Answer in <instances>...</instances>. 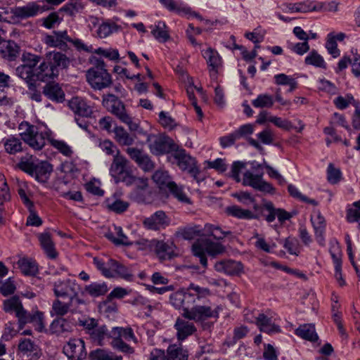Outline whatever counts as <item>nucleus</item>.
Returning a JSON list of instances; mask_svg holds the SVG:
<instances>
[{
  "mask_svg": "<svg viewBox=\"0 0 360 360\" xmlns=\"http://www.w3.org/2000/svg\"><path fill=\"white\" fill-rule=\"evenodd\" d=\"M210 295V290L191 284L186 291L181 290L170 295V303L176 309H183L184 312L191 311L196 302L206 299Z\"/></svg>",
  "mask_w": 360,
  "mask_h": 360,
  "instance_id": "nucleus-1",
  "label": "nucleus"
},
{
  "mask_svg": "<svg viewBox=\"0 0 360 360\" xmlns=\"http://www.w3.org/2000/svg\"><path fill=\"white\" fill-rule=\"evenodd\" d=\"M102 105L122 122L127 124L131 131H136L139 128V124L134 122L127 112L123 102L114 94H104L103 96Z\"/></svg>",
  "mask_w": 360,
  "mask_h": 360,
  "instance_id": "nucleus-2",
  "label": "nucleus"
},
{
  "mask_svg": "<svg viewBox=\"0 0 360 360\" xmlns=\"http://www.w3.org/2000/svg\"><path fill=\"white\" fill-rule=\"evenodd\" d=\"M19 129L22 131L20 133L21 139L36 150L42 149L46 144V140L49 141L51 135L50 130L39 132L36 126L30 124L27 122H22L19 124Z\"/></svg>",
  "mask_w": 360,
  "mask_h": 360,
  "instance_id": "nucleus-3",
  "label": "nucleus"
},
{
  "mask_svg": "<svg viewBox=\"0 0 360 360\" xmlns=\"http://www.w3.org/2000/svg\"><path fill=\"white\" fill-rule=\"evenodd\" d=\"M111 336L110 345L113 349L126 354L134 353V349L124 341L138 343V340L131 327H113L111 330Z\"/></svg>",
  "mask_w": 360,
  "mask_h": 360,
  "instance_id": "nucleus-4",
  "label": "nucleus"
},
{
  "mask_svg": "<svg viewBox=\"0 0 360 360\" xmlns=\"http://www.w3.org/2000/svg\"><path fill=\"white\" fill-rule=\"evenodd\" d=\"M86 77L90 86L96 90H102L112 84V77L105 69L103 60H96L95 65L87 70Z\"/></svg>",
  "mask_w": 360,
  "mask_h": 360,
  "instance_id": "nucleus-5",
  "label": "nucleus"
},
{
  "mask_svg": "<svg viewBox=\"0 0 360 360\" xmlns=\"http://www.w3.org/2000/svg\"><path fill=\"white\" fill-rule=\"evenodd\" d=\"M85 333L90 339L98 345H105L106 341L112 339L111 331H108L105 325H100L98 321L94 318H86L79 321Z\"/></svg>",
  "mask_w": 360,
  "mask_h": 360,
  "instance_id": "nucleus-6",
  "label": "nucleus"
},
{
  "mask_svg": "<svg viewBox=\"0 0 360 360\" xmlns=\"http://www.w3.org/2000/svg\"><path fill=\"white\" fill-rule=\"evenodd\" d=\"M225 247L219 243L213 242L207 238H202L195 242L192 246V251L195 256L200 259L203 267H207V259L206 253L214 257L225 252Z\"/></svg>",
  "mask_w": 360,
  "mask_h": 360,
  "instance_id": "nucleus-7",
  "label": "nucleus"
},
{
  "mask_svg": "<svg viewBox=\"0 0 360 360\" xmlns=\"http://www.w3.org/2000/svg\"><path fill=\"white\" fill-rule=\"evenodd\" d=\"M110 174L115 183L123 182L125 184L134 176L129 161L120 151L115 153L110 167Z\"/></svg>",
  "mask_w": 360,
  "mask_h": 360,
  "instance_id": "nucleus-8",
  "label": "nucleus"
},
{
  "mask_svg": "<svg viewBox=\"0 0 360 360\" xmlns=\"http://www.w3.org/2000/svg\"><path fill=\"white\" fill-rule=\"evenodd\" d=\"M147 143L150 152L155 155L169 153H174L178 146L168 136L150 134L147 137Z\"/></svg>",
  "mask_w": 360,
  "mask_h": 360,
  "instance_id": "nucleus-9",
  "label": "nucleus"
},
{
  "mask_svg": "<svg viewBox=\"0 0 360 360\" xmlns=\"http://www.w3.org/2000/svg\"><path fill=\"white\" fill-rule=\"evenodd\" d=\"M126 186H134V188L129 193V197L133 200L139 203H146L150 200V191L147 178L134 176Z\"/></svg>",
  "mask_w": 360,
  "mask_h": 360,
  "instance_id": "nucleus-10",
  "label": "nucleus"
},
{
  "mask_svg": "<svg viewBox=\"0 0 360 360\" xmlns=\"http://www.w3.org/2000/svg\"><path fill=\"white\" fill-rule=\"evenodd\" d=\"M172 156L177 161V165L181 169L187 170L198 182L202 180V179L198 177L200 171L196 167L195 158L187 154L185 150L178 147L174 153L172 154Z\"/></svg>",
  "mask_w": 360,
  "mask_h": 360,
  "instance_id": "nucleus-11",
  "label": "nucleus"
},
{
  "mask_svg": "<svg viewBox=\"0 0 360 360\" xmlns=\"http://www.w3.org/2000/svg\"><path fill=\"white\" fill-rule=\"evenodd\" d=\"M203 302L202 300L200 302H196L191 311H186L182 314V316L188 320L200 321L208 318H217L219 316V307L213 309L211 306L201 305Z\"/></svg>",
  "mask_w": 360,
  "mask_h": 360,
  "instance_id": "nucleus-12",
  "label": "nucleus"
},
{
  "mask_svg": "<svg viewBox=\"0 0 360 360\" xmlns=\"http://www.w3.org/2000/svg\"><path fill=\"white\" fill-rule=\"evenodd\" d=\"M77 285L76 282L70 279L58 281L53 284L54 295L57 297H68L70 302H74L77 295Z\"/></svg>",
  "mask_w": 360,
  "mask_h": 360,
  "instance_id": "nucleus-13",
  "label": "nucleus"
},
{
  "mask_svg": "<svg viewBox=\"0 0 360 360\" xmlns=\"http://www.w3.org/2000/svg\"><path fill=\"white\" fill-rule=\"evenodd\" d=\"M263 172L254 174L250 171H247L243 174V184L245 186H249L255 189L266 193H272L274 191L272 185L262 179Z\"/></svg>",
  "mask_w": 360,
  "mask_h": 360,
  "instance_id": "nucleus-14",
  "label": "nucleus"
},
{
  "mask_svg": "<svg viewBox=\"0 0 360 360\" xmlns=\"http://www.w3.org/2000/svg\"><path fill=\"white\" fill-rule=\"evenodd\" d=\"M253 127L250 124L240 126L233 132L219 138L220 146L226 148L233 146L237 141L242 138H246L253 133Z\"/></svg>",
  "mask_w": 360,
  "mask_h": 360,
  "instance_id": "nucleus-15",
  "label": "nucleus"
},
{
  "mask_svg": "<svg viewBox=\"0 0 360 360\" xmlns=\"http://www.w3.org/2000/svg\"><path fill=\"white\" fill-rule=\"evenodd\" d=\"M63 352L71 360H83L86 356L84 342L82 339H72L64 346Z\"/></svg>",
  "mask_w": 360,
  "mask_h": 360,
  "instance_id": "nucleus-16",
  "label": "nucleus"
},
{
  "mask_svg": "<svg viewBox=\"0 0 360 360\" xmlns=\"http://www.w3.org/2000/svg\"><path fill=\"white\" fill-rule=\"evenodd\" d=\"M169 224V219L165 212L159 210L143 220V225L148 229L160 230Z\"/></svg>",
  "mask_w": 360,
  "mask_h": 360,
  "instance_id": "nucleus-17",
  "label": "nucleus"
},
{
  "mask_svg": "<svg viewBox=\"0 0 360 360\" xmlns=\"http://www.w3.org/2000/svg\"><path fill=\"white\" fill-rule=\"evenodd\" d=\"M214 269L220 273L230 276L240 274L243 269V265L240 262L232 259L221 260L216 262Z\"/></svg>",
  "mask_w": 360,
  "mask_h": 360,
  "instance_id": "nucleus-18",
  "label": "nucleus"
},
{
  "mask_svg": "<svg viewBox=\"0 0 360 360\" xmlns=\"http://www.w3.org/2000/svg\"><path fill=\"white\" fill-rule=\"evenodd\" d=\"M35 76L37 80L47 82L56 78L58 76V72L55 70L44 58V61L35 68Z\"/></svg>",
  "mask_w": 360,
  "mask_h": 360,
  "instance_id": "nucleus-19",
  "label": "nucleus"
},
{
  "mask_svg": "<svg viewBox=\"0 0 360 360\" xmlns=\"http://www.w3.org/2000/svg\"><path fill=\"white\" fill-rule=\"evenodd\" d=\"M4 309L8 313H15L20 323L22 319H25L26 310L22 307L21 301L18 296H13L12 297L4 300Z\"/></svg>",
  "mask_w": 360,
  "mask_h": 360,
  "instance_id": "nucleus-20",
  "label": "nucleus"
},
{
  "mask_svg": "<svg viewBox=\"0 0 360 360\" xmlns=\"http://www.w3.org/2000/svg\"><path fill=\"white\" fill-rule=\"evenodd\" d=\"M191 320H186L182 318H178L174 324V328L176 330V338L179 340H184L188 336L193 335L196 331V328Z\"/></svg>",
  "mask_w": 360,
  "mask_h": 360,
  "instance_id": "nucleus-21",
  "label": "nucleus"
},
{
  "mask_svg": "<svg viewBox=\"0 0 360 360\" xmlns=\"http://www.w3.org/2000/svg\"><path fill=\"white\" fill-rule=\"evenodd\" d=\"M45 58L55 70L66 69L70 65V60L65 54L59 51H49L45 55Z\"/></svg>",
  "mask_w": 360,
  "mask_h": 360,
  "instance_id": "nucleus-22",
  "label": "nucleus"
},
{
  "mask_svg": "<svg viewBox=\"0 0 360 360\" xmlns=\"http://www.w3.org/2000/svg\"><path fill=\"white\" fill-rule=\"evenodd\" d=\"M70 108L76 114L82 117H89L93 113L92 107L81 97H74L68 103Z\"/></svg>",
  "mask_w": 360,
  "mask_h": 360,
  "instance_id": "nucleus-23",
  "label": "nucleus"
},
{
  "mask_svg": "<svg viewBox=\"0 0 360 360\" xmlns=\"http://www.w3.org/2000/svg\"><path fill=\"white\" fill-rule=\"evenodd\" d=\"M108 266L110 269V271L112 274V276H108V278L119 276L127 281H130L133 279V275L129 269L119 262L112 259H108Z\"/></svg>",
  "mask_w": 360,
  "mask_h": 360,
  "instance_id": "nucleus-24",
  "label": "nucleus"
},
{
  "mask_svg": "<svg viewBox=\"0 0 360 360\" xmlns=\"http://www.w3.org/2000/svg\"><path fill=\"white\" fill-rule=\"evenodd\" d=\"M37 238L46 256L51 259H56L58 257V252L51 234L49 232L41 233L37 235Z\"/></svg>",
  "mask_w": 360,
  "mask_h": 360,
  "instance_id": "nucleus-25",
  "label": "nucleus"
},
{
  "mask_svg": "<svg viewBox=\"0 0 360 360\" xmlns=\"http://www.w3.org/2000/svg\"><path fill=\"white\" fill-rule=\"evenodd\" d=\"M53 171L52 165L46 161L37 160L31 176L39 182H46Z\"/></svg>",
  "mask_w": 360,
  "mask_h": 360,
  "instance_id": "nucleus-26",
  "label": "nucleus"
},
{
  "mask_svg": "<svg viewBox=\"0 0 360 360\" xmlns=\"http://www.w3.org/2000/svg\"><path fill=\"white\" fill-rule=\"evenodd\" d=\"M264 208L269 212V214L266 216V220L268 222L274 221L276 217H277L281 222L288 220L292 217V214L285 210L275 208L273 203L271 202H266L264 204Z\"/></svg>",
  "mask_w": 360,
  "mask_h": 360,
  "instance_id": "nucleus-27",
  "label": "nucleus"
},
{
  "mask_svg": "<svg viewBox=\"0 0 360 360\" xmlns=\"http://www.w3.org/2000/svg\"><path fill=\"white\" fill-rule=\"evenodd\" d=\"M39 10V6L34 3H29L25 6L12 8L11 13L18 19H25L35 16Z\"/></svg>",
  "mask_w": 360,
  "mask_h": 360,
  "instance_id": "nucleus-28",
  "label": "nucleus"
},
{
  "mask_svg": "<svg viewBox=\"0 0 360 360\" xmlns=\"http://www.w3.org/2000/svg\"><path fill=\"white\" fill-rule=\"evenodd\" d=\"M43 94L53 101L63 102L65 99V93L58 83H47L43 88Z\"/></svg>",
  "mask_w": 360,
  "mask_h": 360,
  "instance_id": "nucleus-29",
  "label": "nucleus"
},
{
  "mask_svg": "<svg viewBox=\"0 0 360 360\" xmlns=\"http://www.w3.org/2000/svg\"><path fill=\"white\" fill-rule=\"evenodd\" d=\"M255 323L260 331L263 333L273 334L281 332L279 326L276 325L271 319L267 317L264 314H259L256 318Z\"/></svg>",
  "mask_w": 360,
  "mask_h": 360,
  "instance_id": "nucleus-30",
  "label": "nucleus"
},
{
  "mask_svg": "<svg viewBox=\"0 0 360 360\" xmlns=\"http://www.w3.org/2000/svg\"><path fill=\"white\" fill-rule=\"evenodd\" d=\"M17 264L21 273L25 276H34L38 273V265L31 258H20L17 262Z\"/></svg>",
  "mask_w": 360,
  "mask_h": 360,
  "instance_id": "nucleus-31",
  "label": "nucleus"
},
{
  "mask_svg": "<svg viewBox=\"0 0 360 360\" xmlns=\"http://www.w3.org/2000/svg\"><path fill=\"white\" fill-rule=\"evenodd\" d=\"M313 4L309 0L295 4L285 3L282 5V9L286 13H307L313 11Z\"/></svg>",
  "mask_w": 360,
  "mask_h": 360,
  "instance_id": "nucleus-32",
  "label": "nucleus"
},
{
  "mask_svg": "<svg viewBox=\"0 0 360 360\" xmlns=\"http://www.w3.org/2000/svg\"><path fill=\"white\" fill-rule=\"evenodd\" d=\"M108 291V288L105 282H94L85 285L82 294L97 297L104 295Z\"/></svg>",
  "mask_w": 360,
  "mask_h": 360,
  "instance_id": "nucleus-33",
  "label": "nucleus"
},
{
  "mask_svg": "<svg viewBox=\"0 0 360 360\" xmlns=\"http://www.w3.org/2000/svg\"><path fill=\"white\" fill-rule=\"evenodd\" d=\"M16 73L20 78L26 81L30 90H34L36 87L34 82L37 80L35 69H32L22 64L16 68Z\"/></svg>",
  "mask_w": 360,
  "mask_h": 360,
  "instance_id": "nucleus-34",
  "label": "nucleus"
},
{
  "mask_svg": "<svg viewBox=\"0 0 360 360\" xmlns=\"http://www.w3.org/2000/svg\"><path fill=\"white\" fill-rule=\"evenodd\" d=\"M226 213L239 219H256V215L249 210L243 209L238 205H231L226 207Z\"/></svg>",
  "mask_w": 360,
  "mask_h": 360,
  "instance_id": "nucleus-35",
  "label": "nucleus"
},
{
  "mask_svg": "<svg viewBox=\"0 0 360 360\" xmlns=\"http://www.w3.org/2000/svg\"><path fill=\"white\" fill-rule=\"evenodd\" d=\"M295 334L302 339L315 342L318 340V335L315 331V327L313 324H303L300 326L295 330Z\"/></svg>",
  "mask_w": 360,
  "mask_h": 360,
  "instance_id": "nucleus-36",
  "label": "nucleus"
},
{
  "mask_svg": "<svg viewBox=\"0 0 360 360\" xmlns=\"http://www.w3.org/2000/svg\"><path fill=\"white\" fill-rule=\"evenodd\" d=\"M19 47L12 41L1 40V57L13 60L18 55Z\"/></svg>",
  "mask_w": 360,
  "mask_h": 360,
  "instance_id": "nucleus-37",
  "label": "nucleus"
},
{
  "mask_svg": "<svg viewBox=\"0 0 360 360\" xmlns=\"http://www.w3.org/2000/svg\"><path fill=\"white\" fill-rule=\"evenodd\" d=\"M113 132L116 141L121 146H131L134 139L121 126H115Z\"/></svg>",
  "mask_w": 360,
  "mask_h": 360,
  "instance_id": "nucleus-38",
  "label": "nucleus"
},
{
  "mask_svg": "<svg viewBox=\"0 0 360 360\" xmlns=\"http://www.w3.org/2000/svg\"><path fill=\"white\" fill-rule=\"evenodd\" d=\"M50 330L53 333L62 335L72 330L70 323L63 318L56 319L50 326Z\"/></svg>",
  "mask_w": 360,
  "mask_h": 360,
  "instance_id": "nucleus-39",
  "label": "nucleus"
},
{
  "mask_svg": "<svg viewBox=\"0 0 360 360\" xmlns=\"http://www.w3.org/2000/svg\"><path fill=\"white\" fill-rule=\"evenodd\" d=\"M311 220L315 230L316 240L320 244H323L324 241L323 233L326 228L325 219L319 213L315 219L311 218Z\"/></svg>",
  "mask_w": 360,
  "mask_h": 360,
  "instance_id": "nucleus-40",
  "label": "nucleus"
},
{
  "mask_svg": "<svg viewBox=\"0 0 360 360\" xmlns=\"http://www.w3.org/2000/svg\"><path fill=\"white\" fill-rule=\"evenodd\" d=\"M27 323H35L37 330L41 332L45 328L44 323V314L37 311L33 314H30L26 311L25 319H22L20 325Z\"/></svg>",
  "mask_w": 360,
  "mask_h": 360,
  "instance_id": "nucleus-41",
  "label": "nucleus"
},
{
  "mask_svg": "<svg viewBox=\"0 0 360 360\" xmlns=\"http://www.w3.org/2000/svg\"><path fill=\"white\" fill-rule=\"evenodd\" d=\"M151 34L153 37L160 42H165L169 38L168 31L166 30L167 26L162 21H158L154 26L150 27Z\"/></svg>",
  "mask_w": 360,
  "mask_h": 360,
  "instance_id": "nucleus-42",
  "label": "nucleus"
},
{
  "mask_svg": "<svg viewBox=\"0 0 360 360\" xmlns=\"http://www.w3.org/2000/svg\"><path fill=\"white\" fill-rule=\"evenodd\" d=\"M37 160H38L35 157L27 154L25 156L21 157L19 162L18 163V167L31 176L32 173H33V169Z\"/></svg>",
  "mask_w": 360,
  "mask_h": 360,
  "instance_id": "nucleus-43",
  "label": "nucleus"
},
{
  "mask_svg": "<svg viewBox=\"0 0 360 360\" xmlns=\"http://www.w3.org/2000/svg\"><path fill=\"white\" fill-rule=\"evenodd\" d=\"M73 302L70 301L68 303L62 302L60 300L56 299L52 304V308L50 314L52 316H63L68 313Z\"/></svg>",
  "mask_w": 360,
  "mask_h": 360,
  "instance_id": "nucleus-44",
  "label": "nucleus"
},
{
  "mask_svg": "<svg viewBox=\"0 0 360 360\" xmlns=\"http://www.w3.org/2000/svg\"><path fill=\"white\" fill-rule=\"evenodd\" d=\"M167 188L170 193L179 202L188 205L191 204V199L186 195L182 186L177 185L173 181L169 184Z\"/></svg>",
  "mask_w": 360,
  "mask_h": 360,
  "instance_id": "nucleus-45",
  "label": "nucleus"
},
{
  "mask_svg": "<svg viewBox=\"0 0 360 360\" xmlns=\"http://www.w3.org/2000/svg\"><path fill=\"white\" fill-rule=\"evenodd\" d=\"M202 56L206 59L209 66L212 70H217L221 65V58L218 53L211 48L202 51Z\"/></svg>",
  "mask_w": 360,
  "mask_h": 360,
  "instance_id": "nucleus-46",
  "label": "nucleus"
},
{
  "mask_svg": "<svg viewBox=\"0 0 360 360\" xmlns=\"http://www.w3.org/2000/svg\"><path fill=\"white\" fill-rule=\"evenodd\" d=\"M167 353L169 360H188V352L175 345H169Z\"/></svg>",
  "mask_w": 360,
  "mask_h": 360,
  "instance_id": "nucleus-47",
  "label": "nucleus"
},
{
  "mask_svg": "<svg viewBox=\"0 0 360 360\" xmlns=\"http://www.w3.org/2000/svg\"><path fill=\"white\" fill-rule=\"evenodd\" d=\"M274 101L271 95L267 94H262L252 101V104L255 108H271L274 105Z\"/></svg>",
  "mask_w": 360,
  "mask_h": 360,
  "instance_id": "nucleus-48",
  "label": "nucleus"
},
{
  "mask_svg": "<svg viewBox=\"0 0 360 360\" xmlns=\"http://www.w3.org/2000/svg\"><path fill=\"white\" fill-rule=\"evenodd\" d=\"M18 283L13 276L1 281V295L8 296L13 295L17 290Z\"/></svg>",
  "mask_w": 360,
  "mask_h": 360,
  "instance_id": "nucleus-49",
  "label": "nucleus"
},
{
  "mask_svg": "<svg viewBox=\"0 0 360 360\" xmlns=\"http://www.w3.org/2000/svg\"><path fill=\"white\" fill-rule=\"evenodd\" d=\"M4 148L6 153L15 154L22 150V142L20 139L11 137L4 143Z\"/></svg>",
  "mask_w": 360,
  "mask_h": 360,
  "instance_id": "nucleus-50",
  "label": "nucleus"
},
{
  "mask_svg": "<svg viewBox=\"0 0 360 360\" xmlns=\"http://www.w3.org/2000/svg\"><path fill=\"white\" fill-rule=\"evenodd\" d=\"M305 63L317 68H326V64L323 57L316 51L312 50L305 58Z\"/></svg>",
  "mask_w": 360,
  "mask_h": 360,
  "instance_id": "nucleus-51",
  "label": "nucleus"
},
{
  "mask_svg": "<svg viewBox=\"0 0 360 360\" xmlns=\"http://www.w3.org/2000/svg\"><path fill=\"white\" fill-rule=\"evenodd\" d=\"M346 218L350 223L357 222L360 228V200L353 202L352 207L347 209Z\"/></svg>",
  "mask_w": 360,
  "mask_h": 360,
  "instance_id": "nucleus-52",
  "label": "nucleus"
},
{
  "mask_svg": "<svg viewBox=\"0 0 360 360\" xmlns=\"http://www.w3.org/2000/svg\"><path fill=\"white\" fill-rule=\"evenodd\" d=\"M153 179L160 188H167L173 182L168 172L164 170H157L153 175Z\"/></svg>",
  "mask_w": 360,
  "mask_h": 360,
  "instance_id": "nucleus-53",
  "label": "nucleus"
},
{
  "mask_svg": "<svg viewBox=\"0 0 360 360\" xmlns=\"http://www.w3.org/2000/svg\"><path fill=\"white\" fill-rule=\"evenodd\" d=\"M91 356L94 360H122L121 356H117L103 349H97L92 352Z\"/></svg>",
  "mask_w": 360,
  "mask_h": 360,
  "instance_id": "nucleus-54",
  "label": "nucleus"
},
{
  "mask_svg": "<svg viewBox=\"0 0 360 360\" xmlns=\"http://www.w3.org/2000/svg\"><path fill=\"white\" fill-rule=\"evenodd\" d=\"M84 8V6L81 1L74 0L70 3L65 4L61 10L69 15H75V14L81 12Z\"/></svg>",
  "mask_w": 360,
  "mask_h": 360,
  "instance_id": "nucleus-55",
  "label": "nucleus"
},
{
  "mask_svg": "<svg viewBox=\"0 0 360 360\" xmlns=\"http://www.w3.org/2000/svg\"><path fill=\"white\" fill-rule=\"evenodd\" d=\"M204 230L217 240L223 239L224 237L231 233V231H223L220 227L210 224H205Z\"/></svg>",
  "mask_w": 360,
  "mask_h": 360,
  "instance_id": "nucleus-56",
  "label": "nucleus"
},
{
  "mask_svg": "<svg viewBox=\"0 0 360 360\" xmlns=\"http://www.w3.org/2000/svg\"><path fill=\"white\" fill-rule=\"evenodd\" d=\"M288 190L290 195L302 202H304L309 204H311L314 206L318 205V202L314 199H309L307 196L304 195L295 186L290 184L288 186Z\"/></svg>",
  "mask_w": 360,
  "mask_h": 360,
  "instance_id": "nucleus-57",
  "label": "nucleus"
},
{
  "mask_svg": "<svg viewBox=\"0 0 360 360\" xmlns=\"http://www.w3.org/2000/svg\"><path fill=\"white\" fill-rule=\"evenodd\" d=\"M21 60L23 65L35 69L41 60V57L30 52H24L22 54Z\"/></svg>",
  "mask_w": 360,
  "mask_h": 360,
  "instance_id": "nucleus-58",
  "label": "nucleus"
},
{
  "mask_svg": "<svg viewBox=\"0 0 360 360\" xmlns=\"http://www.w3.org/2000/svg\"><path fill=\"white\" fill-rule=\"evenodd\" d=\"M339 4L336 1L318 2L313 6V11L337 12Z\"/></svg>",
  "mask_w": 360,
  "mask_h": 360,
  "instance_id": "nucleus-59",
  "label": "nucleus"
},
{
  "mask_svg": "<svg viewBox=\"0 0 360 360\" xmlns=\"http://www.w3.org/2000/svg\"><path fill=\"white\" fill-rule=\"evenodd\" d=\"M49 142L63 155L70 157L72 154L71 148L63 141L55 140L50 137Z\"/></svg>",
  "mask_w": 360,
  "mask_h": 360,
  "instance_id": "nucleus-60",
  "label": "nucleus"
},
{
  "mask_svg": "<svg viewBox=\"0 0 360 360\" xmlns=\"http://www.w3.org/2000/svg\"><path fill=\"white\" fill-rule=\"evenodd\" d=\"M117 30V25L114 23L103 22L98 27L97 34L100 38H105Z\"/></svg>",
  "mask_w": 360,
  "mask_h": 360,
  "instance_id": "nucleus-61",
  "label": "nucleus"
},
{
  "mask_svg": "<svg viewBox=\"0 0 360 360\" xmlns=\"http://www.w3.org/2000/svg\"><path fill=\"white\" fill-rule=\"evenodd\" d=\"M341 171L335 168L333 164L330 163L327 169V179L328 181L333 184H337L341 179Z\"/></svg>",
  "mask_w": 360,
  "mask_h": 360,
  "instance_id": "nucleus-62",
  "label": "nucleus"
},
{
  "mask_svg": "<svg viewBox=\"0 0 360 360\" xmlns=\"http://www.w3.org/2000/svg\"><path fill=\"white\" fill-rule=\"evenodd\" d=\"M326 48L333 58H337L340 54V51L338 49L337 42L335 41V37L331 33L328 35Z\"/></svg>",
  "mask_w": 360,
  "mask_h": 360,
  "instance_id": "nucleus-63",
  "label": "nucleus"
},
{
  "mask_svg": "<svg viewBox=\"0 0 360 360\" xmlns=\"http://www.w3.org/2000/svg\"><path fill=\"white\" fill-rule=\"evenodd\" d=\"M155 252L161 259L170 258V248L163 241H158L156 243Z\"/></svg>",
  "mask_w": 360,
  "mask_h": 360,
  "instance_id": "nucleus-64",
  "label": "nucleus"
}]
</instances>
